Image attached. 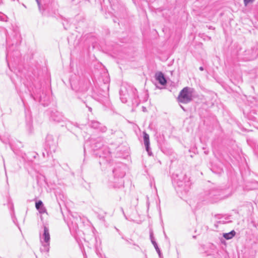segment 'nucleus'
<instances>
[{
  "instance_id": "10",
  "label": "nucleus",
  "mask_w": 258,
  "mask_h": 258,
  "mask_svg": "<svg viewBox=\"0 0 258 258\" xmlns=\"http://www.w3.org/2000/svg\"><path fill=\"white\" fill-rule=\"evenodd\" d=\"M144 139L145 140V134L144 136Z\"/></svg>"
},
{
  "instance_id": "4",
  "label": "nucleus",
  "mask_w": 258,
  "mask_h": 258,
  "mask_svg": "<svg viewBox=\"0 0 258 258\" xmlns=\"http://www.w3.org/2000/svg\"><path fill=\"white\" fill-rule=\"evenodd\" d=\"M42 206L43 204L41 201H39L35 204V207L37 210H40V212H44L45 211V209L44 208H40L41 207H42Z\"/></svg>"
},
{
  "instance_id": "9",
  "label": "nucleus",
  "mask_w": 258,
  "mask_h": 258,
  "mask_svg": "<svg viewBox=\"0 0 258 258\" xmlns=\"http://www.w3.org/2000/svg\"><path fill=\"white\" fill-rule=\"evenodd\" d=\"M200 69L201 71H203V68H202V67H201V68H200Z\"/></svg>"
},
{
  "instance_id": "8",
  "label": "nucleus",
  "mask_w": 258,
  "mask_h": 258,
  "mask_svg": "<svg viewBox=\"0 0 258 258\" xmlns=\"http://www.w3.org/2000/svg\"><path fill=\"white\" fill-rule=\"evenodd\" d=\"M36 1L38 5L39 6L40 5V3L38 1V0H36Z\"/></svg>"
},
{
  "instance_id": "2",
  "label": "nucleus",
  "mask_w": 258,
  "mask_h": 258,
  "mask_svg": "<svg viewBox=\"0 0 258 258\" xmlns=\"http://www.w3.org/2000/svg\"><path fill=\"white\" fill-rule=\"evenodd\" d=\"M156 78L157 80L158 81L159 83L162 85H166L167 81L165 79L164 75L161 73H158L156 74Z\"/></svg>"
},
{
  "instance_id": "6",
  "label": "nucleus",
  "mask_w": 258,
  "mask_h": 258,
  "mask_svg": "<svg viewBox=\"0 0 258 258\" xmlns=\"http://www.w3.org/2000/svg\"><path fill=\"white\" fill-rule=\"evenodd\" d=\"M146 151L148 152V147H149V139L146 137Z\"/></svg>"
},
{
  "instance_id": "1",
  "label": "nucleus",
  "mask_w": 258,
  "mask_h": 258,
  "mask_svg": "<svg viewBox=\"0 0 258 258\" xmlns=\"http://www.w3.org/2000/svg\"><path fill=\"white\" fill-rule=\"evenodd\" d=\"M192 99V91L188 87L184 88L179 93L177 97L178 102L186 103L191 101Z\"/></svg>"
},
{
  "instance_id": "5",
  "label": "nucleus",
  "mask_w": 258,
  "mask_h": 258,
  "mask_svg": "<svg viewBox=\"0 0 258 258\" xmlns=\"http://www.w3.org/2000/svg\"><path fill=\"white\" fill-rule=\"evenodd\" d=\"M235 235V232L234 230H232L229 233L224 234L223 237L226 239H230L234 237Z\"/></svg>"
},
{
  "instance_id": "7",
  "label": "nucleus",
  "mask_w": 258,
  "mask_h": 258,
  "mask_svg": "<svg viewBox=\"0 0 258 258\" xmlns=\"http://www.w3.org/2000/svg\"><path fill=\"white\" fill-rule=\"evenodd\" d=\"M252 0H244L245 5H246L248 3L251 2Z\"/></svg>"
},
{
  "instance_id": "3",
  "label": "nucleus",
  "mask_w": 258,
  "mask_h": 258,
  "mask_svg": "<svg viewBox=\"0 0 258 258\" xmlns=\"http://www.w3.org/2000/svg\"><path fill=\"white\" fill-rule=\"evenodd\" d=\"M43 235L44 237V241L47 243L48 242L50 239V235L48 230L46 227H44Z\"/></svg>"
}]
</instances>
